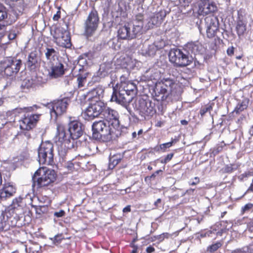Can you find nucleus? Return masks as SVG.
I'll list each match as a JSON object with an SVG mask.
<instances>
[{
	"label": "nucleus",
	"instance_id": "f257e3e1",
	"mask_svg": "<svg viewBox=\"0 0 253 253\" xmlns=\"http://www.w3.org/2000/svg\"><path fill=\"white\" fill-rule=\"evenodd\" d=\"M72 117H70L68 125L69 136L66 133L64 125L60 123L56 125L57 132L54 137V142L59 155L62 156H65L69 150L77 148V140L84 133V129L82 123L78 120H72Z\"/></svg>",
	"mask_w": 253,
	"mask_h": 253
},
{
	"label": "nucleus",
	"instance_id": "f03ea898",
	"mask_svg": "<svg viewBox=\"0 0 253 253\" xmlns=\"http://www.w3.org/2000/svg\"><path fill=\"white\" fill-rule=\"evenodd\" d=\"M154 92L157 100L165 101L170 96H176L182 92L181 86L177 81L170 78H164L156 82Z\"/></svg>",
	"mask_w": 253,
	"mask_h": 253
},
{
	"label": "nucleus",
	"instance_id": "7ed1b4c3",
	"mask_svg": "<svg viewBox=\"0 0 253 253\" xmlns=\"http://www.w3.org/2000/svg\"><path fill=\"white\" fill-rule=\"evenodd\" d=\"M56 178L57 174L54 170L40 167L32 176V187H36L37 190H46L48 187L52 186Z\"/></svg>",
	"mask_w": 253,
	"mask_h": 253
},
{
	"label": "nucleus",
	"instance_id": "20e7f679",
	"mask_svg": "<svg viewBox=\"0 0 253 253\" xmlns=\"http://www.w3.org/2000/svg\"><path fill=\"white\" fill-rule=\"evenodd\" d=\"M118 129L105 121H96L92 125V137L99 141H109L114 137V135L116 134Z\"/></svg>",
	"mask_w": 253,
	"mask_h": 253
},
{
	"label": "nucleus",
	"instance_id": "39448f33",
	"mask_svg": "<svg viewBox=\"0 0 253 253\" xmlns=\"http://www.w3.org/2000/svg\"><path fill=\"white\" fill-rule=\"evenodd\" d=\"M133 106L138 114L145 120L152 118L157 112L155 103L147 96L136 97Z\"/></svg>",
	"mask_w": 253,
	"mask_h": 253
},
{
	"label": "nucleus",
	"instance_id": "423d86ee",
	"mask_svg": "<svg viewBox=\"0 0 253 253\" xmlns=\"http://www.w3.org/2000/svg\"><path fill=\"white\" fill-rule=\"evenodd\" d=\"M35 108H37L36 105L24 108L25 112L19 121L20 128L21 129L30 130L36 126L41 114H33Z\"/></svg>",
	"mask_w": 253,
	"mask_h": 253
},
{
	"label": "nucleus",
	"instance_id": "0eeeda50",
	"mask_svg": "<svg viewBox=\"0 0 253 253\" xmlns=\"http://www.w3.org/2000/svg\"><path fill=\"white\" fill-rule=\"evenodd\" d=\"M53 145L49 141L42 142L38 148V159L41 165H52L53 160Z\"/></svg>",
	"mask_w": 253,
	"mask_h": 253
},
{
	"label": "nucleus",
	"instance_id": "6e6552de",
	"mask_svg": "<svg viewBox=\"0 0 253 253\" xmlns=\"http://www.w3.org/2000/svg\"><path fill=\"white\" fill-rule=\"evenodd\" d=\"M100 18L96 10L93 8L88 13L84 23V35L87 38L92 37L97 31Z\"/></svg>",
	"mask_w": 253,
	"mask_h": 253
},
{
	"label": "nucleus",
	"instance_id": "1a4fd4ad",
	"mask_svg": "<svg viewBox=\"0 0 253 253\" xmlns=\"http://www.w3.org/2000/svg\"><path fill=\"white\" fill-rule=\"evenodd\" d=\"M71 99L69 97L60 96V98L56 99L48 103L46 107L50 109L51 115L53 114L56 117L61 116L67 111Z\"/></svg>",
	"mask_w": 253,
	"mask_h": 253
},
{
	"label": "nucleus",
	"instance_id": "9d476101",
	"mask_svg": "<svg viewBox=\"0 0 253 253\" xmlns=\"http://www.w3.org/2000/svg\"><path fill=\"white\" fill-rule=\"evenodd\" d=\"M169 61L177 67H184L192 63L188 55L178 48L170 49L169 54Z\"/></svg>",
	"mask_w": 253,
	"mask_h": 253
},
{
	"label": "nucleus",
	"instance_id": "9b49d317",
	"mask_svg": "<svg viewBox=\"0 0 253 253\" xmlns=\"http://www.w3.org/2000/svg\"><path fill=\"white\" fill-rule=\"evenodd\" d=\"M205 29L207 38H214L219 31V22L218 17L213 14L207 16L204 19Z\"/></svg>",
	"mask_w": 253,
	"mask_h": 253
},
{
	"label": "nucleus",
	"instance_id": "f8f14e48",
	"mask_svg": "<svg viewBox=\"0 0 253 253\" xmlns=\"http://www.w3.org/2000/svg\"><path fill=\"white\" fill-rule=\"evenodd\" d=\"M22 65V60L15 58H8L2 64L4 74L7 77L16 75L20 70Z\"/></svg>",
	"mask_w": 253,
	"mask_h": 253
},
{
	"label": "nucleus",
	"instance_id": "ddd939ff",
	"mask_svg": "<svg viewBox=\"0 0 253 253\" xmlns=\"http://www.w3.org/2000/svg\"><path fill=\"white\" fill-rule=\"evenodd\" d=\"M53 38L55 42L59 46L69 48L72 45L70 33L63 28H56L54 31Z\"/></svg>",
	"mask_w": 253,
	"mask_h": 253
},
{
	"label": "nucleus",
	"instance_id": "4468645a",
	"mask_svg": "<svg viewBox=\"0 0 253 253\" xmlns=\"http://www.w3.org/2000/svg\"><path fill=\"white\" fill-rule=\"evenodd\" d=\"M106 104L100 100H95L94 103L90 104L86 109L84 114L87 119L91 120L102 116Z\"/></svg>",
	"mask_w": 253,
	"mask_h": 253
},
{
	"label": "nucleus",
	"instance_id": "2eb2a0df",
	"mask_svg": "<svg viewBox=\"0 0 253 253\" xmlns=\"http://www.w3.org/2000/svg\"><path fill=\"white\" fill-rule=\"evenodd\" d=\"M119 117V114L117 111L108 107L107 104L106 105L101 116L103 121L112 126L119 128L120 125Z\"/></svg>",
	"mask_w": 253,
	"mask_h": 253
},
{
	"label": "nucleus",
	"instance_id": "dca6fc26",
	"mask_svg": "<svg viewBox=\"0 0 253 253\" xmlns=\"http://www.w3.org/2000/svg\"><path fill=\"white\" fill-rule=\"evenodd\" d=\"M140 33L139 27L134 28L131 30L130 28L127 26L125 25L119 28L118 31V37L122 40H132L136 38V35Z\"/></svg>",
	"mask_w": 253,
	"mask_h": 253
},
{
	"label": "nucleus",
	"instance_id": "f3484780",
	"mask_svg": "<svg viewBox=\"0 0 253 253\" xmlns=\"http://www.w3.org/2000/svg\"><path fill=\"white\" fill-rule=\"evenodd\" d=\"M27 67L31 71L35 72L38 70L41 64V58L37 50L31 51L28 56Z\"/></svg>",
	"mask_w": 253,
	"mask_h": 253
},
{
	"label": "nucleus",
	"instance_id": "a211bd4d",
	"mask_svg": "<svg viewBox=\"0 0 253 253\" xmlns=\"http://www.w3.org/2000/svg\"><path fill=\"white\" fill-rule=\"evenodd\" d=\"M113 91L111 96V101L116 102L117 103L122 106H126L129 102L130 99L127 98L125 96V92L122 91L120 87L118 89V86L116 85L113 87Z\"/></svg>",
	"mask_w": 253,
	"mask_h": 253
},
{
	"label": "nucleus",
	"instance_id": "6ab92c4d",
	"mask_svg": "<svg viewBox=\"0 0 253 253\" xmlns=\"http://www.w3.org/2000/svg\"><path fill=\"white\" fill-rule=\"evenodd\" d=\"M119 87L122 89V91L125 92L127 96L133 95L136 94L137 91L136 84L123 76L121 77Z\"/></svg>",
	"mask_w": 253,
	"mask_h": 253
},
{
	"label": "nucleus",
	"instance_id": "aec40b11",
	"mask_svg": "<svg viewBox=\"0 0 253 253\" xmlns=\"http://www.w3.org/2000/svg\"><path fill=\"white\" fill-rule=\"evenodd\" d=\"M16 189L10 183H5L0 190V201L5 200L13 196L16 193Z\"/></svg>",
	"mask_w": 253,
	"mask_h": 253
},
{
	"label": "nucleus",
	"instance_id": "412c9836",
	"mask_svg": "<svg viewBox=\"0 0 253 253\" xmlns=\"http://www.w3.org/2000/svg\"><path fill=\"white\" fill-rule=\"evenodd\" d=\"M166 13L163 11H160L155 13L152 15L148 22V28H153L154 26H158L161 24L166 17Z\"/></svg>",
	"mask_w": 253,
	"mask_h": 253
},
{
	"label": "nucleus",
	"instance_id": "4be33fe9",
	"mask_svg": "<svg viewBox=\"0 0 253 253\" xmlns=\"http://www.w3.org/2000/svg\"><path fill=\"white\" fill-rule=\"evenodd\" d=\"M65 70L64 65L61 62H58L52 64L49 74L51 78L56 79L62 76L65 74Z\"/></svg>",
	"mask_w": 253,
	"mask_h": 253
},
{
	"label": "nucleus",
	"instance_id": "5701e85b",
	"mask_svg": "<svg viewBox=\"0 0 253 253\" xmlns=\"http://www.w3.org/2000/svg\"><path fill=\"white\" fill-rule=\"evenodd\" d=\"M217 10V7L213 1H202L199 5V10L203 14H208L214 12Z\"/></svg>",
	"mask_w": 253,
	"mask_h": 253
},
{
	"label": "nucleus",
	"instance_id": "b1692460",
	"mask_svg": "<svg viewBox=\"0 0 253 253\" xmlns=\"http://www.w3.org/2000/svg\"><path fill=\"white\" fill-rule=\"evenodd\" d=\"M29 200L30 202L32 201L31 199H29L27 197L22 198L21 196L16 197L13 200L11 204L10 205V207L11 210L18 209L20 208L24 209L27 207V201ZM31 203L32 202H30L29 204H31Z\"/></svg>",
	"mask_w": 253,
	"mask_h": 253
},
{
	"label": "nucleus",
	"instance_id": "393cba45",
	"mask_svg": "<svg viewBox=\"0 0 253 253\" xmlns=\"http://www.w3.org/2000/svg\"><path fill=\"white\" fill-rule=\"evenodd\" d=\"M189 53L199 54L202 49V44L199 41L188 42L185 46Z\"/></svg>",
	"mask_w": 253,
	"mask_h": 253
},
{
	"label": "nucleus",
	"instance_id": "a878e982",
	"mask_svg": "<svg viewBox=\"0 0 253 253\" xmlns=\"http://www.w3.org/2000/svg\"><path fill=\"white\" fill-rule=\"evenodd\" d=\"M103 93L104 90L102 87L99 86L96 87L88 92L87 95L88 97V100H90L93 98L99 100L101 98L103 97Z\"/></svg>",
	"mask_w": 253,
	"mask_h": 253
},
{
	"label": "nucleus",
	"instance_id": "bb28decb",
	"mask_svg": "<svg viewBox=\"0 0 253 253\" xmlns=\"http://www.w3.org/2000/svg\"><path fill=\"white\" fill-rule=\"evenodd\" d=\"M250 100L248 98H244L241 102L238 103L234 109L233 112L239 114L241 112L246 110L249 106Z\"/></svg>",
	"mask_w": 253,
	"mask_h": 253
},
{
	"label": "nucleus",
	"instance_id": "cd10ccee",
	"mask_svg": "<svg viewBox=\"0 0 253 253\" xmlns=\"http://www.w3.org/2000/svg\"><path fill=\"white\" fill-rule=\"evenodd\" d=\"M142 12L139 13L135 15V19L133 22V27L134 28H137L139 27L140 33L141 32L143 27L144 22V10L142 9Z\"/></svg>",
	"mask_w": 253,
	"mask_h": 253
},
{
	"label": "nucleus",
	"instance_id": "c85d7f7f",
	"mask_svg": "<svg viewBox=\"0 0 253 253\" xmlns=\"http://www.w3.org/2000/svg\"><path fill=\"white\" fill-rule=\"evenodd\" d=\"M89 75H90V73L88 72H85L83 74H79L77 75V82L78 88H80L84 86L86 82V79Z\"/></svg>",
	"mask_w": 253,
	"mask_h": 253
},
{
	"label": "nucleus",
	"instance_id": "c756f323",
	"mask_svg": "<svg viewBox=\"0 0 253 253\" xmlns=\"http://www.w3.org/2000/svg\"><path fill=\"white\" fill-rule=\"evenodd\" d=\"M34 87V80L31 79H25L23 81L21 85V88L23 92H26L27 90H29Z\"/></svg>",
	"mask_w": 253,
	"mask_h": 253
},
{
	"label": "nucleus",
	"instance_id": "7c9ffc66",
	"mask_svg": "<svg viewBox=\"0 0 253 253\" xmlns=\"http://www.w3.org/2000/svg\"><path fill=\"white\" fill-rule=\"evenodd\" d=\"M236 30L239 36L243 35L247 30L246 24L242 20H238L236 26Z\"/></svg>",
	"mask_w": 253,
	"mask_h": 253
},
{
	"label": "nucleus",
	"instance_id": "2f4dec72",
	"mask_svg": "<svg viewBox=\"0 0 253 253\" xmlns=\"http://www.w3.org/2000/svg\"><path fill=\"white\" fill-rule=\"evenodd\" d=\"M46 50L45 55L47 60H54V58L57 57L58 54V51L53 48L47 47Z\"/></svg>",
	"mask_w": 253,
	"mask_h": 253
},
{
	"label": "nucleus",
	"instance_id": "473e14b6",
	"mask_svg": "<svg viewBox=\"0 0 253 253\" xmlns=\"http://www.w3.org/2000/svg\"><path fill=\"white\" fill-rule=\"evenodd\" d=\"M174 142V140L172 139L170 142L160 144L158 148L155 147L154 150L157 152L161 151L163 152H165L168 148H170L173 145Z\"/></svg>",
	"mask_w": 253,
	"mask_h": 253
},
{
	"label": "nucleus",
	"instance_id": "72a5a7b5",
	"mask_svg": "<svg viewBox=\"0 0 253 253\" xmlns=\"http://www.w3.org/2000/svg\"><path fill=\"white\" fill-rule=\"evenodd\" d=\"M173 156L174 153H169L167 155L164 156V157L158 159L156 161L160 162L162 164L165 165L172 160V158L173 157Z\"/></svg>",
	"mask_w": 253,
	"mask_h": 253
},
{
	"label": "nucleus",
	"instance_id": "f704fd0d",
	"mask_svg": "<svg viewBox=\"0 0 253 253\" xmlns=\"http://www.w3.org/2000/svg\"><path fill=\"white\" fill-rule=\"evenodd\" d=\"M222 246V243L221 241H218L209 246L207 248V251L212 253L216 251Z\"/></svg>",
	"mask_w": 253,
	"mask_h": 253
},
{
	"label": "nucleus",
	"instance_id": "c9c22d12",
	"mask_svg": "<svg viewBox=\"0 0 253 253\" xmlns=\"http://www.w3.org/2000/svg\"><path fill=\"white\" fill-rule=\"evenodd\" d=\"M122 158L123 156L121 154H117L110 158V161L114 166H115L121 161Z\"/></svg>",
	"mask_w": 253,
	"mask_h": 253
},
{
	"label": "nucleus",
	"instance_id": "e433bc0d",
	"mask_svg": "<svg viewBox=\"0 0 253 253\" xmlns=\"http://www.w3.org/2000/svg\"><path fill=\"white\" fill-rule=\"evenodd\" d=\"M237 169V167L235 164H229L226 165L223 168V171L225 173H230Z\"/></svg>",
	"mask_w": 253,
	"mask_h": 253
},
{
	"label": "nucleus",
	"instance_id": "4c0bfd02",
	"mask_svg": "<svg viewBox=\"0 0 253 253\" xmlns=\"http://www.w3.org/2000/svg\"><path fill=\"white\" fill-rule=\"evenodd\" d=\"M212 109V104H208L205 107L202 108L200 111L201 116H203L208 112H211Z\"/></svg>",
	"mask_w": 253,
	"mask_h": 253
},
{
	"label": "nucleus",
	"instance_id": "58836bf2",
	"mask_svg": "<svg viewBox=\"0 0 253 253\" xmlns=\"http://www.w3.org/2000/svg\"><path fill=\"white\" fill-rule=\"evenodd\" d=\"M171 236L172 234H170L167 232H165L160 235H158L157 236H155V238L156 240H158L160 242H162L165 240V239H169Z\"/></svg>",
	"mask_w": 253,
	"mask_h": 253
},
{
	"label": "nucleus",
	"instance_id": "ea45409f",
	"mask_svg": "<svg viewBox=\"0 0 253 253\" xmlns=\"http://www.w3.org/2000/svg\"><path fill=\"white\" fill-rule=\"evenodd\" d=\"M191 1H179V9L182 11L183 8H185L186 7L189 6V3Z\"/></svg>",
	"mask_w": 253,
	"mask_h": 253
},
{
	"label": "nucleus",
	"instance_id": "a19ab883",
	"mask_svg": "<svg viewBox=\"0 0 253 253\" xmlns=\"http://www.w3.org/2000/svg\"><path fill=\"white\" fill-rule=\"evenodd\" d=\"M7 25V24L4 25L0 23V35L2 37H4L5 35Z\"/></svg>",
	"mask_w": 253,
	"mask_h": 253
},
{
	"label": "nucleus",
	"instance_id": "79ce46f5",
	"mask_svg": "<svg viewBox=\"0 0 253 253\" xmlns=\"http://www.w3.org/2000/svg\"><path fill=\"white\" fill-rule=\"evenodd\" d=\"M6 217H7V222L9 224V226H11L12 227L17 226V223L13 222V220L12 219V217L8 216L7 215V213H6Z\"/></svg>",
	"mask_w": 253,
	"mask_h": 253
},
{
	"label": "nucleus",
	"instance_id": "37998d69",
	"mask_svg": "<svg viewBox=\"0 0 253 253\" xmlns=\"http://www.w3.org/2000/svg\"><path fill=\"white\" fill-rule=\"evenodd\" d=\"M7 17V13L2 8L0 9V21L6 18Z\"/></svg>",
	"mask_w": 253,
	"mask_h": 253
},
{
	"label": "nucleus",
	"instance_id": "c03bdc74",
	"mask_svg": "<svg viewBox=\"0 0 253 253\" xmlns=\"http://www.w3.org/2000/svg\"><path fill=\"white\" fill-rule=\"evenodd\" d=\"M223 146L222 145H217L214 148L212 153L214 154V155L217 154L219 152L222 151L223 149Z\"/></svg>",
	"mask_w": 253,
	"mask_h": 253
},
{
	"label": "nucleus",
	"instance_id": "a18cd8bd",
	"mask_svg": "<svg viewBox=\"0 0 253 253\" xmlns=\"http://www.w3.org/2000/svg\"><path fill=\"white\" fill-rule=\"evenodd\" d=\"M16 34L15 32V31L14 30H10L9 32V34L8 35V38L9 40H12L16 38Z\"/></svg>",
	"mask_w": 253,
	"mask_h": 253
},
{
	"label": "nucleus",
	"instance_id": "49530a36",
	"mask_svg": "<svg viewBox=\"0 0 253 253\" xmlns=\"http://www.w3.org/2000/svg\"><path fill=\"white\" fill-rule=\"evenodd\" d=\"M154 245L155 244H153L147 247L145 250L146 253H154L155 252V249L154 247Z\"/></svg>",
	"mask_w": 253,
	"mask_h": 253
},
{
	"label": "nucleus",
	"instance_id": "de8ad7c7",
	"mask_svg": "<svg viewBox=\"0 0 253 253\" xmlns=\"http://www.w3.org/2000/svg\"><path fill=\"white\" fill-rule=\"evenodd\" d=\"M65 214V212L64 210H61L59 211H56L54 213V215L56 217H62Z\"/></svg>",
	"mask_w": 253,
	"mask_h": 253
},
{
	"label": "nucleus",
	"instance_id": "09e8293b",
	"mask_svg": "<svg viewBox=\"0 0 253 253\" xmlns=\"http://www.w3.org/2000/svg\"><path fill=\"white\" fill-rule=\"evenodd\" d=\"M60 7H58V10L57 11L56 13L54 15L53 17V20L54 21H58L59 19L61 17V11H60Z\"/></svg>",
	"mask_w": 253,
	"mask_h": 253
},
{
	"label": "nucleus",
	"instance_id": "8fccbe9b",
	"mask_svg": "<svg viewBox=\"0 0 253 253\" xmlns=\"http://www.w3.org/2000/svg\"><path fill=\"white\" fill-rule=\"evenodd\" d=\"M253 204L251 203L246 204L244 207L242 208L243 212L244 213L246 211H249L253 208Z\"/></svg>",
	"mask_w": 253,
	"mask_h": 253
},
{
	"label": "nucleus",
	"instance_id": "3c124183",
	"mask_svg": "<svg viewBox=\"0 0 253 253\" xmlns=\"http://www.w3.org/2000/svg\"><path fill=\"white\" fill-rule=\"evenodd\" d=\"M234 53V47L233 46L229 47L227 49V53L229 56H232Z\"/></svg>",
	"mask_w": 253,
	"mask_h": 253
},
{
	"label": "nucleus",
	"instance_id": "603ef678",
	"mask_svg": "<svg viewBox=\"0 0 253 253\" xmlns=\"http://www.w3.org/2000/svg\"><path fill=\"white\" fill-rule=\"evenodd\" d=\"M130 246L133 248L131 253H138V247L137 245H134L133 243H131Z\"/></svg>",
	"mask_w": 253,
	"mask_h": 253
},
{
	"label": "nucleus",
	"instance_id": "864d4df0",
	"mask_svg": "<svg viewBox=\"0 0 253 253\" xmlns=\"http://www.w3.org/2000/svg\"><path fill=\"white\" fill-rule=\"evenodd\" d=\"M155 173L152 174L150 176H147L145 177V181H151L152 180H154L156 177Z\"/></svg>",
	"mask_w": 253,
	"mask_h": 253
},
{
	"label": "nucleus",
	"instance_id": "5fc2aeb1",
	"mask_svg": "<svg viewBox=\"0 0 253 253\" xmlns=\"http://www.w3.org/2000/svg\"><path fill=\"white\" fill-rule=\"evenodd\" d=\"M194 179V181L189 182L190 185H196L197 184H198L200 181V178L198 177H195Z\"/></svg>",
	"mask_w": 253,
	"mask_h": 253
},
{
	"label": "nucleus",
	"instance_id": "6e6d98bb",
	"mask_svg": "<svg viewBox=\"0 0 253 253\" xmlns=\"http://www.w3.org/2000/svg\"><path fill=\"white\" fill-rule=\"evenodd\" d=\"M66 167L69 170H71L74 169V165L72 162H69L67 164Z\"/></svg>",
	"mask_w": 253,
	"mask_h": 253
},
{
	"label": "nucleus",
	"instance_id": "4d7b16f0",
	"mask_svg": "<svg viewBox=\"0 0 253 253\" xmlns=\"http://www.w3.org/2000/svg\"><path fill=\"white\" fill-rule=\"evenodd\" d=\"M130 211H131V208H130V205L127 206L126 207L124 208L123 210V211L124 212H130Z\"/></svg>",
	"mask_w": 253,
	"mask_h": 253
},
{
	"label": "nucleus",
	"instance_id": "13d9d810",
	"mask_svg": "<svg viewBox=\"0 0 253 253\" xmlns=\"http://www.w3.org/2000/svg\"><path fill=\"white\" fill-rule=\"evenodd\" d=\"M248 228L250 231L253 232V220L249 223Z\"/></svg>",
	"mask_w": 253,
	"mask_h": 253
},
{
	"label": "nucleus",
	"instance_id": "bf43d9fd",
	"mask_svg": "<svg viewBox=\"0 0 253 253\" xmlns=\"http://www.w3.org/2000/svg\"><path fill=\"white\" fill-rule=\"evenodd\" d=\"M164 125V123L161 121H158L155 124V126L157 127H161Z\"/></svg>",
	"mask_w": 253,
	"mask_h": 253
},
{
	"label": "nucleus",
	"instance_id": "052dcab7",
	"mask_svg": "<svg viewBox=\"0 0 253 253\" xmlns=\"http://www.w3.org/2000/svg\"><path fill=\"white\" fill-rule=\"evenodd\" d=\"M161 199H158L157 201L155 202L154 205L156 207H158V204H160L161 203Z\"/></svg>",
	"mask_w": 253,
	"mask_h": 253
},
{
	"label": "nucleus",
	"instance_id": "680f3d73",
	"mask_svg": "<svg viewBox=\"0 0 253 253\" xmlns=\"http://www.w3.org/2000/svg\"><path fill=\"white\" fill-rule=\"evenodd\" d=\"M248 192H253V182L250 185V187L248 189Z\"/></svg>",
	"mask_w": 253,
	"mask_h": 253
},
{
	"label": "nucleus",
	"instance_id": "e2e57ef3",
	"mask_svg": "<svg viewBox=\"0 0 253 253\" xmlns=\"http://www.w3.org/2000/svg\"><path fill=\"white\" fill-rule=\"evenodd\" d=\"M180 123L182 125H188V122L186 120H181Z\"/></svg>",
	"mask_w": 253,
	"mask_h": 253
},
{
	"label": "nucleus",
	"instance_id": "0e129e2a",
	"mask_svg": "<svg viewBox=\"0 0 253 253\" xmlns=\"http://www.w3.org/2000/svg\"><path fill=\"white\" fill-rule=\"evenodd\" d=\"M249 133L251 136H253V125L251 127L249 130Z\"/></svg>",
	"mask_w": 253,
	"mask_h": 253
},
{
	"label": "nucleus",
	"instance_id": "69168bd1",
	"mask_svg": "<svg viewBox=\"0 0 253 253\" xmlns=\"http://www.w3.org/2000/svg\"><path fill=\"white\" fill-rule=\"evenodd\" d=\"M163 172V170H161V169H159V170H156L155 172H154L153 173H155V175L156 176L157 175V174H159L160 173H162Z\"/></svg>",
	"mask_w": 253,
	"mask_h": 253
},
{
	"label": "nucleus",
	"instance_id": "338daca9",
	"mask_svg": "<svg viewBox=\"0 0 253 253\" xmlns=\"http://www.w3.org/2000/svg\"><path fill=\"white\" fill-rule=\"evenodd\" d=\"M232 253H246L244 252H242L241 251L238 250V251H234Z\"/></svg>",
	"mask_w": 253,
	"mask_h": 253
},
{
	"label": "nucleus",
	"instance_id": "774afa93",
	"mask_svg": "<svg viewBox=\"0 0 253 253\" xmlns=\"http://www.w3.org/2000/svg\"><path fill=\"white\" fill-rule=\"evenodd\" d=\"M136 135H137V134H136V132H133L132 133V136L133 138H135L136 137Z\"/></svg>",
	"mask_w": 253,
	"mask_h": 253
}]
</instances>
